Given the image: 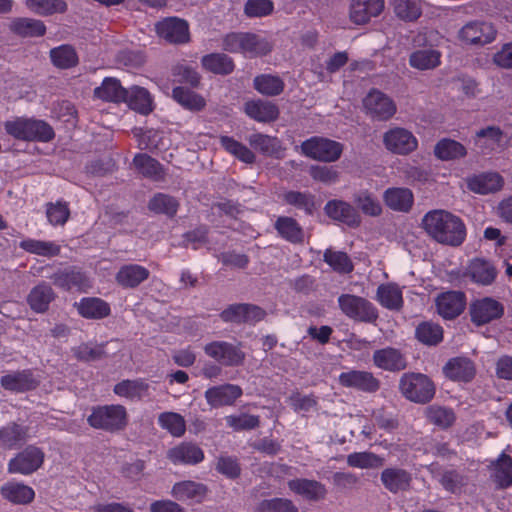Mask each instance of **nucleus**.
<instances>
[{"label":"nucleus","mask_w":512,"mask_h":512,"mask_svg":"<svg viewBox=\"0 0 512 512\" xmlns=\"http://www.w3.org/2000/svg\"><path fill=\"white\" fill-rule=\"evenodd\" d=\"M422 226L434 240L450 246H459L466 236L462 220L444 210L428 212L422 219Z\"/></svg>","instance_id":"obj_1"},{"label":"nucleus","mask_w":512,"mask_h":512,"mask_svg":"<svg viewBox=\"0 0 512 512\" xmlns=\"http://www.w3.org/2000/svg\"><path fill=\"white\" fill-rule=\"evenodd\" d=\"M401 395L414 403L427 404L435 395V385L425 374L407 372L399 379L398 385Z\"/></svg>","instance_id":"obj_2"},{"label":"nucleus","mask_w":512,"mask_h":512,"mask_svg":"<svg viewBox=\"0 0 512 512\" xmlns=\"http://www.w3.org/2000/svg\"><path fill=\"white\" fill-rule=\"evenodd\" d=\"M6 132L18 140L48 142L54 138L52 127L44 121L17 118L5 122Z\"/></svg>","instance_id":"obj_3"},{"label":"nucleus","mask_w":512,"mask_h":512,"mask_svg":"<svg viewBox=\"0 0 512 512\" xmlns=\"http://www.w3.org/2000/svg\"><path fill=\"white\" fill-rule=\"evenodd\" d=\"M87 421L95 429L117 432L127 426L128 415L126 408L122 405L97 406L92 409Z\"/></svg>","instance_id":"obj_4"},{"label":"nucleus","mask_w":512,"mask_h":512,"mask_svg":"<svg viewBox=\"0 0 512 512\" xmlns=\"http://www.w3.org/2000/svg\"><path fill=\"white\" fill-rule=\"evenodd\" d=\"M300 148L306 157L323 163L338 161L344 151L342 143L322 136H313L303 141Z\"/></svg>","instance_id":"obj_5"},{"label":"nucleus","mask_w":512,"mask_h":512,"mask_svg":"<svg viewBox=\"0 0 512 512\" xmlns=\"http://www.w3.org/2000/svg\"><path fill=\"white\" fill-rule=\"evenodd\" d=\"M338 305L344 315L355 321L374 323L378 319L376 307L366 298L342 294L338 297Z\"/></svg>","instance_id":"obj_6"},{"label":"nucleus","mask_w":512,"mask_h":512,"mask_svg":"<svg viewBox=\"0 0 512 512\" xmlns=\"http://www.w3.org/2000/svg\"><path fill=\"white\" fill-rule=\"evenodd\" d=\"M223 48L235 53L242 52L252 56L265 55L271 51V45L256 34H226L223 39Z\"/></svg>","instance_id":"obj_7"},{"label":"nucleus","mask_w":512,"mask_h":512,"mask_svg":"<svg viewBox=\"0 0 512 512\" xmlns=\"http://www.w3.org/2000/svg\"><path fill=\"white\" fill-rule=\"evenodd\" d=\"M363 109L372 120L387 121L397 112L394 100L378 89H371L363 98Z\"/></svg>","instance_id":"obj_8"},{"label":"nucleus","mask_w":512,"mask_h":512,"mask_svg":"<svg viewBox=\"0 0 512 512\" xmlns=\"http://www.w3.org/2000/svg\"><path fill=\"white\" fill-rule=\"evenodd\" d=\"M266 311L258 305L251 303H235L228 305L219 314L225 323L255 324L266 317Z\"/></svg>","instance_id":"obj_9"},{"label":"nucleus","mask_w":512,"mask_h":512,"mask_svg":"<svg viewBox=\"0 0 512 512\" xmlns=\"http://www.w3.org/2000/svg\"><path fill=\"white\" fill-rule=\"evenodd\" d=\"M504 311V305L492 297L476 299L469 305L471 322L477 327L500 319Z\"/></svg>","instance_id":"obj_10"},{"label":"nucleus","mask_w":512,"mask_h":512,"mask_svg":"<svg viewBox=\"0 0 512 512\" xmlns=\"http://www.w3.org/2000/svg\"><path fill=\"white\" fill-rule=\"evenodd\" d=\"M204 352L224 366H239L245 360V353L237 345L226 341H213L204 347Z\"/></svg>","instance_id":"obj_11"},{"label":"nucleus","mask_w":512,"mask_h":512,"mask_svg":"<svg viewBox=\"0 0 512 512\" xmlns=\"http://www.w3.org/2000/svg\"><path fill=\"white\" fill-rule=\"evenodd\" d=\"M44 457V452L40 448L29 445L9 461L8 471L23 475L32 474L42 466Z\"/></svg>","instance_id":"obj_12"},{"label":"nucleus","mask_w":512,"mask_h":512,"mask_svg":"<svg viewBox=\"0 0 512 512\" xmlns=\"http://www.w3.org/2000/svg\"><path fill=\"white\" fill-rule=\"evenodd\" d=\"M383 143L388 151L399 155H407L418 146V141L412 132L402 127H395L385 132Z\"/></svg>","instance_id":"obj_13"},{"label":"nucleus","mask_w":512,"mask_h":512,"mask_svg":"<svg viewBox=\"0 0 512 512\" xmlns=\"http://www.w3.org/2000/svg\"><path fill=\"white\" fill-rule=\"evenodd\" d=\"M438 314L446 320L457 318L466 307V295L462 291H446L435 300Z\"/></svg>","instance_id":"obj_14"},{"label":"nucleus","mask_w":512,"mask_h":512,"mask_svg":"<svg viewBox=\"0 0 512 512\" xmlns=\"http://www.w3.org/2000/svg\"><path fill=\"white\" fill-rule=\"evenodd\" d=\"M339 383L343 387L353 388L365 393H376L381 382L373 373L364 370H350L339 375Z\"/></svg>","instance_id":"obj_15"},{"label":"nucleus","mask_w":512,"mask_h":512,"mask_svg":"<svg viewBox=\"0 0 512 512\" xmlns=\"http://www.w3.org/2000/svg\"><path fill=\"white\" fill-rule=\"evenodd\" d=\"M384 0H350L349 19L355 25H365L384 10Z\"/></svg>","instance_id":"obj_16"},{"label":"nucleus","mask_w":512,"mask_h":512,"mask_svg":"<svg viewBox=\"0 0 512 512\" xmlns=\"http://www.w3.org/2000/svg\"><path fill=\"white\" fill-rule=\"evenodd\" d=\"M326 215L351 228H357L361 224V216L357 209L350 203L342 200H330L324 207Z\"/></svg>","instance_id":"obj_17"},{"label":"nucleus","mask_w":512,"mask_h":512,"mask_svg":"<svg viewBox=\"0 0 512 512\" xmlns=\"http://www.w3.org/2000/svg\"><path fill=\"white\" fill-rule=\"evenodd\" d=\"M380 480L385 489L390 493L397 494L410 490L412 475L403 468L390 467L381 472Z\"/></svg>","instance_id":"obj_18"},{"label":"nucleus","mask_w":512,"mask_h":512,"mask_svg":"<svg viewBox=\"0 0 512 512\" xmlns=\"http://www.w3.org/2000/svg\"><path fill=\"white\" fill-rule=\"evenodd\" d=\"M372 359L376 367L389 372H399L407 368L405 356L393 347L374 351Z\"/></svg>","instance_id":"obj_19"},{"label":"nucleus","mask_w":512,"mask_h":512,"mask_svg":"<svg viewBox=\"0 0 512 512\" xmlns=\"http://www.w3.org/2000/svg\"><path fill=\"white\" fill-rule=\"evenodd\" d=\"M443 372L453 381L470 382L475 377L476 367L467 357H454L445 364Z\"/></svg>","instance_id":"obj_20"},{"label":"nucleus","mask_w":512,"mask_h":512,"mask_svg":"<svg viewBox=\"0 0 512 512\" xmlns=\"http://www.w3.org/2000/svg\"><path fill=\"white\" fill-rule=\"evenodd\" d=\"M250 146L264 156L281 159L284 156L285 147L282 141L275 136L262 133H253L248 137Z\"/></svg>","instance_id":"obj_21"},{"label":"nucleus","mask_w":512,"mask_h":512,"mask_svg":"<svg viewBox=\"0 0 512 512\" xmlns=\"http://www.w3.org/2000/svg\"><path fill=\"white\" fill-rule=\"evenodd\" d=\"M241 395V387L233 384L215 386L205 392L208 404L214 408L232 405Z\"/></svg>","instance_id":"obj_22"},{"label":"nucleus","mask_w":512,"mask_h":512,"mask_svg":"<svg viewBox=\"0 0 512 512\" xmlns=\"http://www.w3.org/2000/svg\"><path fill=\"white\" fill-rule=\"evenodd\" d=\"M504 180L496 172H486L468 178L467 187L474 193L486 195L502 189Z\"/></svg>","instance_id":"obj_23"},{"label":"nucleus","mask_w":512,"mask_h":512,"mask_svg":"<svg viewBox=\"0 0 512 512\" xmlns=\"http://www.w3.org/2000/svg\"><path fill=\"white\" fill-rule=\"evenodd\" d=\"M383 201L391 210L407 213L413 206L414 197L408 188L392 187L384 191Z\"/></svg>","instance_id":"obj_24"},{"label":"nucleus","mask_w":512,"mask_h":512,"mask_svg":"<svg viewBox=\"0 0 512 512\" xmlns=\"http://www.w3.org/2000/svg\"><path fill=\"white\" fill-rule=\"evenodd\" d=\"M50 279L55 286L64 290H82L89 286L86 276L74 267L60 269L51 275Z\"/></svg>","instance_id":"obj_25"},{"label":"nucleus","mask_w":512,"mask_h":512,"mask_svg":"<svg viewBox=\"0 0 512 512\" xmlns=\"http://www.w3.org/2000/svg\"><path fill=\"white\" fill-rule=\"evenodd\" d=\"M0 383L5 390L14 392L30 391L39 385V382L34 378L30 370L4 375L1 377Z\"/></svg>","instance_id":"obj_26"},{"label":"nucleus","mask_w":512,"mask_h":512,"mask_svg":"<svg viewBox=\"0 0 512 512\" xmlns=\"http://www.w3.org/2000/svg\"><path fill=\"white\" fill-rule=\"evenodd\" d=\"M207 494V488L202 483L181 481L173 485L171 495L178 501H194L201 503Z\"/></svg>","instance_id":"obj_27"},{"label":"nucleus","mask_w":512,"mask_h":512,"mask_svg":"<svg viewBox=\"0 0 512 512\" xmlns=\"http://www.w3.org/2000/svg\"><path fill=\"white\" fill-rule=\"evenodd\" d=\"M277 233L292 244L304 243L305 233L296 219L289 216H280L274 223Z\"/></svg>","instance_id":"obj_28"},{"label":"nucleus","mask_w":512,"mask_h":512,"mask_svg":"<svg viewBox=\"0 0 512 512\" xmlns=\"http://www.w3.org/2000/svg\"><path fill=\"white\" fill-rule=\"evenodd\" d=\"M245 112L258 122H272L279 116L278 107L269 101L256 100L245 103Z\"/></svg>","instance_id":"obj_29"},{"label":"nucleus","mask_w":512,"mask_h":512,"mask_svg":"<svg viewBox=\"0 0 512 512\" xmlns=\"http://www.w3.org/2000/svg\"><path fill=\"white\" fill-rule=\"evenodd\" d=\"M168 458L174 464H197L204 459V453L195 444L182 443L168 451Z\"/></svg>","instance_id":"obj_30"},{"label":"nucleus","mask_w":512,"mask_h":512,"mask_svg":"<svg viewBox=\"0 0 512 512\" xmlns=\"http://www.w3.org/2000/svg\"><path fill=\"white\" fill-rule=\"evenodd\" d=\"M150 272L137 264L125 265L116 274V281L125 288H135L148 279Z\"/></svg>","instance_id":"obj_31"},{"label":"nucleus","mask_w":512,"mask_h":512,"mask_svg":"<svg viewBox=\"0 0 512 512\" xmlns=\"http://www.w3.org/2000/svg\"><path fill=\"white\" fill-rule=\"evenodd\" d=\"M289 488L295 493L302 495L303 497L311 501H319L321 499H324L327 494L325 486L316 480H291L289 482Z\"/></svg>","instance_id":"obj_32"},{"label":"nucleus","mask_w":512,"mask_h":512,"mask_svg":"<svg viewBox=\"0 0 512 512\" xmlns=\"http://www.w3.org/2000/svg\"><path fill=\"white\" fill-rule=\"evenodd\" d=\"M467 275L476 283L490 285L494 282L497 270L490 262L484 259H474L467 268Z\"/></svg>","instance_id":"obj_33"},{"label":"nucleus","mask_w":512,"mask_h":512,"mask_svg":"<svg viewBox=\"0 0 512 512\" xmlns=\"http://www.w3.org/2000/svg\"><path fill=\"white\" fill-rule=\"evenodd\" d=\"M55 296L51 286L42 282L30 291L27 301L33 311L43 313L47 311L49 304L55 299Z\"/></svg>","instance_id":"obj_34"},{"label":"nucleus","mask_w":512,"mask_h":512,"mask_svg":"<svg viewBox=\"0 0 512 512\" xmlns=\"http://www.w3.org/2000/svg\"><path fill=\"white\" fill-rule=\"evenodd\" d=\"M94 95L104 101L125 102L128 97V89L123 88L116 78H105L102 85L95 88Z\"/></svg>","instance_id":"obj_35"},{"label":"nucleus","mask_w":512,"mask_h":512,"mask_svg":"<svg viewBox=\"0 0 512 512\" xmlns=\"http://www.w3.org/2000/svg\"><path fill=\"white\" fill-rule=\"evenodd\" d=\"M0 492L9 502L20 505L29 504L35 497L34 490L21 483L9 482L1 487Z\"/></svg>","instance_id":"obj_36"},{"label":"nucleus","mask_w":512,"mask_h":512,"mask_svg":"<svg viewBox=\"0 0 512 512\" xmlns=\"http://www.w3.org/2000/svg\"><path fill=\"white\" fill-rule=\"evenodd\" d=\"M202 66L209 72L229 75L234 71L233 59L224 53H211L201 59Z\"/></svg>","instance_id":"obj_37"},{"label":"nucleus","mask_w":512,"mask_h":512,"mask_svg":"<svg viewBox=\"0 0 512 512\" xmlns=\"http://www.w3.org/2000/svg\"><path fill=\"white\" fill-rule=\"evenodd\" d=\"M133 163L139 173L146 178L161 181L165 177L163 166L156 159L147 154H137L133 159Z\"/></svg>","instance_id":"obj_38"},{"label":"nucleus","mask_w":512,"mask_h":512,"mask_svg":"<svg viewBox=\"0 0 512 512\" xmlns=\"http://www.w3.org/2000/svg\"><path fill=\"white\" fill-rule=\"evenodd\" d=\"M376 298L383 307L390 310H400L403 306L402 292L396 284L378 286Z\"/></svg>","instance_id":"obj_39"},{"label":"nucleus","mask_w":512,"mask_h":512,"mask_svg":"<svg viewBox=\"0 0 512 512\" xmlns=\"http://www.w3.org/2000/svg\"><path fill=\"white\" fill-rule=\"evenodd\" d=\"M492 478L499 489H506L512 485V458L502 453L493 463Z\"/></svg>","instance_id":"obj_40"},{"label":"nucleus","mask_w":512,"mask_h":512,"mask_svg":"<svg viewBox=\"0 0 512 512\" xmlns=\"http://www.w3.org/2000/svg\"><path fill=\"white\" fill-rule=\"evenodd\" d=\"M434 154L438 159L449 161L466 156V148L458 141L444 138L437 142Z\"/></svg>","instance_id":"obj_41"},{"label":"nucleus","mask_w":512,"mask_h":512,"mask_svg":"<svg viewBox=\"0 0 512 512\" xmlns=\"http://www.w3.org/2000/svg\"><path fill=\"white\" fill-rule=\"evenodd\" d=\"M78 312L85 318L102 319L110 314V307L100 298H83L78 304Z\"/></svg>","instance_id":"obj_42"},{"label":"nucleus","mask_w":512,"mask_h":512,"mask_svg":"<svg viewBox=\"0 0 512 512\" xmlns=\"http://www.w3.org/2000/svg\"><path fill=\"white\" fill-rule=\"evenodd\" d=\"M28 438V428L12 423L0 429V447L13 448L25 442Z\"/></svg>","instance_id":"obj_43"},{"label":"nucleus","mask_w":512,"mask_h":512,"mask_svg":"<svg viewBox=\"0 0 512 512\" xmlns=\"http://www.w3.org/2000/svg\"><path fill=\"white\" fill-rule=\"evenodd\" d=\"M148 208L156 214H164L169 218H173L178 211L179 202L171 195L157 193L150 199Z\"/></svg>","instance_id":"obj_44"},{"label":"nucleus","mask_w":512,"mask_h":512,"mask_svg":"<svg viewBox=\"0 0 512 512\" xmlns=\"http://www.w3.org/2000/svg\"><path fill=\"white\" fill-rule=\"evenodd\" d=\"M253 85L262 95L277 96L284 90L285 84L283 80L276 75L261 74L254 78Z\"/></svg>","instance_id":"obj_45"},{"label":"nucleus","mask_w":512,"mask_h":512,"mask_svg":"<svg viewBox=\"0 0 512 512\" xmlns=\"http://www.w3.org/2000/svg\"><path fill=\"white\" fill-rule=\"evenodd\" d=\"M149 384L142 379L123 380L114 386V393L129 399L142 398L148 394Z\"/></svg>","instance_id":"obj_46"},{"label":"nucleus","mask_w":512,"mask_h":512,"mask_svg":"<svg viewBox=\"0 0 512 512\" xmlns=\"http://www.w3.org/2000/svg\"><path fill=\"white\" fill-rule=\"evenodd\" d=\"M415 336L425 345L436 346L443 340V328L439 324L425 321L417 326Z\"/></svg>","instance_id":"obj_47"},{"label":"nucleus","mask_w":512,"mask_h":512,"mask_svg":"<svg viewBox=\"0 0 512 512\" xmlns=\"http://www.w3.org/2000/svg\"><path fill=\"white\" fill-rule=\"evenodd\" d=\"M283 201L288 205L303 209L308 215H312L316 210L315 196L310 192L291 190L283 194Z\"/></svg>","instance_id":"obj_48"},{"label":"nucleus","mask_w":512,"mask_h":512,"mask_svg":"<svg viewBox=\"0 0 512 512\" xmlns=\"http://www.w3.org/2000/svg\"><path fill=\"white\" fill-rule=\"evenodd\" d=\"M20 248L28 253L44 257L58 256L61 251L60 246L54 242L35 239H26L21 241Z\"/></svg>","instance_id":"obj_49"},{"label":"nucleus","mask_w":512,"mask_h":512,"mask_svg":"<svg viewBox=\"0 0 512 512\" xmlns=\"http://www.w3.org/2000/svg\"><path fill=\"white\" fill-rule=\"evenodd\" d=\"M425 416L429 423L441 428H449L455 421V414L452 409L431 405L425 409Z\"/></svg>","instance_id":"obj_50"},{"label":"nucleus","mask_w":512,"mask_h":512,"mask_svg":"<svg viewBox=\"0 0 512 512\" xmlns=\"http://www.w3.org/2000/svg\"><path fill=\"white\" fill-rule=\"evenodd\" d=\"M129 107L142 114H148L152 111V99L149 92L142 87L135 86L128 90L126 101Z\"/></svg>","instance_id":"obj_51"},{"label":"nucleus","mask_w":512,"mask_h":512,"mask_svg":"<svg viewBox=\"0 0 512 512\" xmlns=\"http://www.w3.org/2000/svg\"><path fill=\"white\" fill-rule=\"evenodd\" d=\"M347 464L360 469H377L384 465V458L372 452H355L347 456Z\"/></svg>","instance_id":"obj_52"},{"label":"nucleus","mask_w":512,"mask_h":512,"mask_svg":"<svg viewBox=\"0 0 512 512\" xmlns=\"http://www.w3.org/2000/svg\"><path fill=\"white\" fill-rule=\"evenodd\" d=\"M172 95L181 106L191 111H200L206 104L203 97L184 87H175Z\"/></svg>","instance_id":"obj_53"},{"label":"nucleus","mask_w":512,"mask_h":512,"mask_svg":"<svg viewBox=\"0 0 512 512\" xmlns=\"http://www.w3.org/2000/svg\"><path fill=\"white\" fill-rule=\"evenodd\" d=\"M323 260L326 262L334 271L341 274H348L353 271V263L347 253L342 251H334L332 249H326L323 254Z\"/></svg>","instance_id":"obj_54"},{"label":"nucleus","mask_w":512,"mask_h":512,"mask_svg":"<svg viewBox=\"0 0 512 512\" xmlns=\"http://www.w3.org/2000/svg\"><path fill=\"white\" fill-rule=\"evenodd\" d=\"M410 65L419 70L434 69L440 63V53L436 50H418L411 54Z\"/></svg>","instance_id":"obj_55"},{"label":"nucleus","mask_w":512,"mask_h":512,"mask_svg":"<svg viewBox=\"0 0 512 512\" xmlns=\"http://www.w3.org/2000/svg\"><path fill=\"white\" fill-rule=\"evenodd\" d=\"M354 203L363 214L370 217H378L383 209L379 200L368 191H361L354 196Z\"/></svg>","instance_id":"obj_56"},{"label":"nucleus","mask_w":512,"mask_h":512,"mask_svg":"<svg viewBox=\"0 0 512 512\" xmlns=\"http://www.w3.org/2000/svg\"><path fill=\"white\" fill-rule=\"evenodd\" d=\"M52 63L61 69L73 67L78 62L77 54L70 45H62L50 51Z\"/></svg>","instance_id":"obj_57"},{"label":"nucleus","mask_w":512,"mask_h":512,"mask_svg":"<svg viewBox=\"0 0 512 512\" xmlns=\"http://www.w3.org/2000/svg\"><path fill=\"white\" fill-rule=\"evenodd\" d=\"M220 142L227 152L234 155L242 162L247 164H252L255 162L254 153L242 143L228 136H222L220 138Z\"/></svg>","instance_id":"obj_58"},{"label":"nucleus","mask_w":512,"mask_h":512,"mask_svg":"<svg viewBox=\"0 0 512 512\" xmlns=\"http://www.w3.org/2000/svg\"><path fill=\"white\" fill-rule=\"evenodd\" d=\"M394 11L396 15L405 21L416 20L422 11L420 0H395Z\"/></svg>","instance_id":"obj_59"},{"label":"nucleus","mask_w":512,"mask_h":512,"mask_svg":"<svg viewBox=\"0 0 512 512\" xmlns=\"http://www.w3.org/2000/svg\"><path fill=\"white\" fill-rule=\"evenodd\" d=\"M27 7L42 15L63 13L67 5L63 0H26Z\"/></svg>","instance_id":"obj_60"},{"label":"nucleus","mask_w":512,"mask_h":512,"mask_svg":"<svg viewBox=\"0 0 512 512\" xmlns=\"http://www.w3.org/2000/svg\"><path fill=\"white\" fill-rule=\"evenodd\" d=\"M158 421L162 428L168 430L175 437H180L185 433V420L178 413H161L158 417Z\"/></svg>","instance_id":"obj_61"},{"label":"nucleus","mask_w":512,"mask_h":512,"mask_svg":"<svg viewBox=\"0 0 512 512\" xmlns=\"http://www.w3.org/2000/svg\"><path fill=\"white\" fill-rule=\"evenodd\" d=\"M254 512H298V508L289 499L273 498L260 501Z\"/></svg>","instance_id":"obj_62"},{"label":"nucleus","mask_w":512,"mask_h":512,"mask_svg":"<svg viewBox=\"0 0 512 512\" xmlns=\"http://www.w3.org/2000/svg\"><path fill=\"white\" fill-rule=\"evenodd\" d=\"M46 216L49 223L53 226H63L70 217V209L66 202L57 201L46 204Z\"/></svg>","instance_id":"obj_63"},{"label":"nucleus","mask_w":512,"mask_h":512,"mask_svg":"<svg viewBox=\"0 0 512 512\" xmlns=\"http://www.w3.org/2000/svg\"><path fill=\"white\" fill-rule=\"evenodd\" d=\"M73 354L78 360L85 362L100 360L107 356L102 344L91 346L86 343L73 348Z\"/></svg>","instance_id":"obj_64"}]
</instances>
